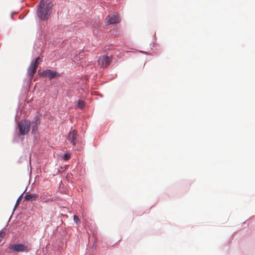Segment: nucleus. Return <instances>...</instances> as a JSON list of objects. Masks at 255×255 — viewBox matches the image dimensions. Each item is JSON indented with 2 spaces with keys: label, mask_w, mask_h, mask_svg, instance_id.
<instances>
[{
  "label": "nucleus",
  "mask_w": 255,
  "mask_h": 255,
  "mask_svg": "<svg viewBox=\"0 0 255 255\" xmlns=\"http://www.w3.org/2000/svg\"><path fill=\"white\" fill-rule=\"evenodd\" d=\"M70 158V154L66 153L62 156V158L65 160H68Z\"/></svg>",
  "instance_id": "obj_12"
},
{
  "label": "nucleus",
  "mask_w": 255,
  "mask_h": 255,
  "mask_svg": "<svg viewBox=\"0 0 255 255\" xmlns=\"http://www.w3.org/2000/svg\"><path fill=\"white\" fill-rule=\"evenodd\" d=\"M77 131L76 130L74 129L69 132L67 137V139L70 142L72 143L74 146H75L77 142Z\"/></svg>",
  "instance_id": "obj_7"
},
{
  "label": "nucleus",
  "mask_w": 255,
  "mask_h": 255,
  "mask_svg": "<svg viewBox=\"0 0 255 255\" xmlns=\"http://www.w3.org/2000/svg\"><path fill=\"white\" fill-rule=\"evenodd\" d=\"M5 232L1 231L0 232V242L2 240L5 235Z\"/></svg>",
  "instance_id": "obj_14"
},
{
  "label": "nucleus",
  "mask_w": 255,
  "mask_h": 255,
  "mask_svg": "<svg viewBox=\"0 0 255 255\" xmlns=\"http://www.w3.org/2000/svg\"><path fill=\"white\" fill-rule=\"evenodd\" d=\"M41 75L43 77H48L50 79H52L60 76V75L57 72L53 71L50 69L44 70L41 73Z\"/></svg>",
  "instance_id": "obj_8"
},
{
  "label": "nucleus",
  "mask_w": 255,
  "mask_h": 255,
  "mask_svg": "<svg viewBox=\"0 0 255 255\" xmlns=\"http://www.w3.org/2000/svg\"><path fill=\"white\" fill-rule=\"evenodd\" d=\"M51 6L48 3H45L41 0L38 5L37 14L40 19L47 20L50 15Z\"/></svg>",
  "instance_id": "obj_1"
},
{
  "label": "nucleus",
  "mask_w": 255,
  "mask_h": 255,
  "mask_svg": "<svg viewBox=\"0 0 255 255\" xmlns=\"http://www.w3.org/2000/svg\"><path fill=\"white\" fill-rule=\"evenodd\" d=\"M40 116L37 115L34 118V121H33L32 123V131H34L35 130L37 129V126L40 125Z\"/></svg>",
  "instance_id": "obj_9"
},
{
  "label": "nucleus",
  "mask_w": 255,
  "mask_h": 255,
  "mask_svg": "<svg viewBox=\"0 0 255 255\" xmlns=\"http://www.w3.org/2000/svg\"><path fill=\"white\" fill-rule=\"evenodd\" d=\"M37 196V194L26 193L24 198L27 201H33L35 200Z\"/></svg>",
  "instance_id": "obj_10"
},
{
  "label": "nucleus",
  "mask_w": 255,
  "mask_h": 255,
  "mask_svg": "<svg viewBox=\"0 0 255 255\" xmlns=\"http://www.w3.org/2000/svg\"><path fill=\"white\" fill-rule=\"evenodd\" d=\"M112 61V58L106 55L99 57L98 62V65L101 68H105L108 66Z\"/></svg>",
  "instance_id": "obj_5"
},
{
  "label": "nucleus",
  "mask_w": 255,
  "mask_h": 255,
  "mask_svg": "<svg viewBox=\"0 0 255 255\" xmlns=\"http://www.w3.org/2000/svg\"><path fill=\"white\" fill-rule=\"evenodd\" d=\"M107 24H111L119 23L121 21L119 15L117 13L108 15L106 19Z\"/></svg>",
  "instance_id": "obj_6"
},
{
  "label": "nucleus",
  "mask_w": 255,
  "mask_h": 255,
  "mask_svg": "<svg viewBox=\"0 0 255 255\" xmlns=\"http://www.w3.org/2000/svg\"><path fill=\"white\" fill-rule=\"evenodd\" d=\"M74 222L77 224H78L80 223V220L79 219V217L76 216L74 215L73 218Z\"/></svg>",
  "instance_id": "obj_13"
},
{
  "label": "nucleus",
  "mask_w": 255,
  "mask_h": 255,
  "mask_svg": "<svg viewBox=\"0 0 255 255\" xmlns=\"http://www.w3.org/2000/svg\"><path fill=\"white\" fill-rule=\"evenodd\" d=\"M41 61V58L40 57H38L35 60H32L30 64L27 69V75L30 81L32 80L33 76L35 74L37 68L39 64V62Z\"/></svg>",
  "instance_id": "obj_2"
},
{
  "label": "nucleus",
  "mask_w": 255,
  "mask_h": 255,
  "mask_svg": "<svg viewBox=\"0 0 255 255\" xmlns=\"http://www.w3.org/2000/svg\"><path fill=\"white\" fill-rule=\"evenodd\" d=\"M77 106L78 108L83 109L85 106V103L83 101L79 100L78 101Z\"/></svg>",
  "instance_id": "obj_11"
},
{
  "label": "nucleus",
  "mask_w": 255,
  "mask_h": 255,
  "mask_svg": "<svg viewBox=\"0 0 255 255\" xmlns=\"http://www.w3.org/2000/svg\"><path fill=\"white\" fill-rule=\"evenodd\" d=\"M8 249L15 252H28L30 250V248L27 246L22 244H10L8 246Z\"/></svg>",
  "instance_id": "obj_3"
},
{
  "label": "nucleus",
  "mask_w": 255,
  "mask_h": 255,
  "mask_svg": "<svg viewBox=\"0 0 255 255\" xmlns=\"http://www.w3.org/2000/svg\"><path fill=\"white\" fill-rule=\"evenodd\" d=\"M30 122L29 121L22 120L20 122L18 128L21 135L27 134L29 131Z\"/></svg>",
  "instance_id": "obj_4"
},
{
  "label": "nucleus",
  "mask_w": 255,
  "mask_h": 255,
  "mask_svg": "<svg viewBox=\"0 0 255 255\" xmlns=\"http://www.w3.org/2000/svg\"><path fill=\"white\" fill-rule=\"evenodd\" d=\"M19 199H20V197H19V198H18V199L17 200V203L18 202H19Z\"/></svg>",
  "instance_id": "obj_15"
}]
</instances>
